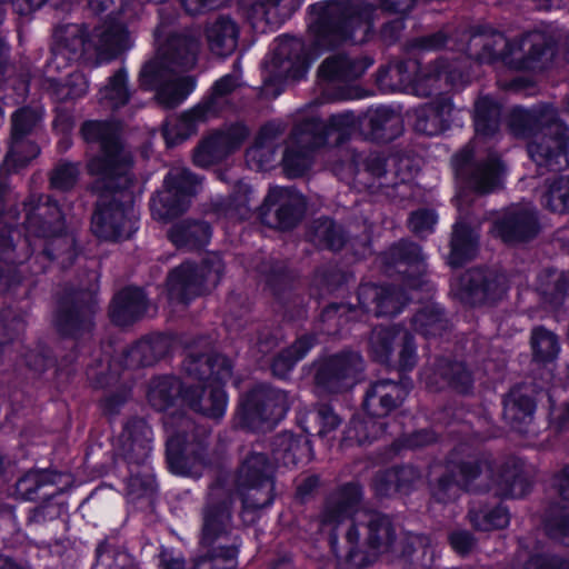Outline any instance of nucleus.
I'll use <instances>...</instances> for the list:
<instances>
[{
	"instance_id": "obj_25",
	"label": "nucleus",
	"mask_w": 569,
	"mask_h": 569,
	"mask_svg": "<svg viewBox=\"0 0 569 569\" xmlns=\"http://www.w3.org/2000/svg\"><path fill=\"white\" fill-rule=\"evenodd\" d=\"M247 134V128L241 124H236L226 131L210 134L196 150L193 154L194 163L199 167H208L221 160L228 153L239 148Z\"/></svg>"
},
{
	"instance_id": "obj_51",
	"label": "nucleus",
	"mask_w": 569,
	"mask_h": 569,
	"mask_svg": "<svg viewBox=\"0 0 569 569\" xmlns=\"http://www.w3.org/2000/svg\"><path fill=\"white\" fill-rule=\"evenodd\" d=\"M531 343L535 358L539 361H550L558 355L559 343L551 331L542 328L535 329Z\"/></svg>"
},
{
	"instance_id": "obj_63",
	"label": "nucleus",
	"mask_w": 569,
	"mask_h": 569,
	"mask_svg": "<svg viewBox=\"0 0 569 569\" xmlns=\"http://www.w3.org/2000/svg\"><path fill=\"white\" fill-rule=\"evenodd\" d=\"M548 277L550 278V284H552V289L541 286L540 290L543 292V295L551 296L550 302H558L566 291L561 283L563 276L557 271H551Z\"/></svg>"
},
{
	"instance_id": "obj_42",
	"label": "nucleus",
	"mask_w": 569,
	"mask_h": 569,
	"mask_svg": "<svg viewBox=\"0 0 569 569\" xmlns=\"http://www.w3.org/2000/svg\"><path fill=\"white\" fill-rule=\"evenodd\" d=\"M500 107L490 97L479 98L475 106V128L478 137H490L499 128Z\"/></svg>"
},
{
	"instance_id": "obj_53",
	"label": "nucleus",
	"mask_w": 569,
	"mask_h": 569,
	"mask_svg": "<svg viewBox=\"0 0 569 569\" xmlns=\"http://www.w3.org/2000/svg\"><path fill=\"white\" fill-rule=\"evenodd\" d=\"M166 432H167V452H168V461L173 467V463L178 460L179 455L183 451L184 445L187 442V436L184 433H180V431L176 428V418L169 417L164 421Z\"/></svg>"
},
{
	"instance_id": "obj_22",
	"label": "nucleus",
	"mask_w": 569,
	"mask_h": 569,
	"mask_svg": "<svg viewBox=\"0 0 569 569\" xmlns=\"http://www.w3.org/2000/svg\"><path fill=\"white\" fill-rule=\"evenodd\" d=\"M471 152L463 150L455 157L456 173L465 183L466 189L478 194H485L499 188L502 181L503 168L496 154L489 156L486 162L475 166L467 176L463 164L469 160Z\"/></svg>"
},
{
	"instance_id": "obj_13",
	"label": "nucleus",
	"mask_w": 569,
	"mask_h": 569,
	"mask_svg": "<svg viewBox=\"0 0 569 569\" xmlns=\"http://www.w3.org/2000/svg\"><path fill=\"white\" fill-rule=\"evenodd\" d=\"M343 2H313L309 6L307 26L313 44L319 49L333 46L352 34L349 29L359 27L362 22L360 16L342 14Z\"/></svg>"
},
{
	"instance_id": "obj_16",
	"label": "nucleus",
	"mask_w": 569,
	"mask_h": 569,
	"mask_svg": "<svg viewBox=\"0 0 569 569\" xmlns=\"http://www.w3.org/2000/svg\"><path fill=\"white\" fill-rule=\"evenodd\" d=\"M199 184L197 177L187 169L172 168L164 179V189L151 200L153 218L169 221L186 211Z\"/></svg>"
},
{
	"instance_id": "obj_28",
	"label": "nucleus",
	"mask_w": 569,
	"mask_h": 569,
	"mask_svg": "<svg viewBox=\"0 0 569 569\" xmlns=\"http://www.w3.org/2000/svg\"><path fill=\"white\" fill-rule=\"evenodd\" d=\"M264 208L274 210L276 226L281 229H288L296 224L303 211L302 197L287 188H272L266 200Z\"/></svg>"
},
{
	"instance_id": "obj_23",
	"label": "nucleus",
	"mask_w": 569,
	"mask_h": 569,
	"mask_svg": "<svg viewBox=\"0 0 569 569\" xmlns=\"http://www.w3.org/2000/svg\"><path fill=\"white\" fill-rule=\"evenodd\" d=\"M537 231L536 213L529 203L509 208L503 218L497 221L491 230L495 237L507 243L527 240L533 237Z\"/></svg>"
},
{
	"instance_id": "obj_5",
	"label": "nucleus",
	"mask_w": 569,
	"mask_h": 569,
	"mask_svg": "<svg viewBox=\"0 0 569 569\" xmlns=\"http://www.w3.org/2000/svg\"><path fill=\"white\" fill-rule=\"evenodd\" d=\"M361 498L360 488L357 485L350 483L342 488L339 497L331 500L326 508L322 516V530L327 527H338L346 518L351 517L352 527L347 532V539L350 543L358 542L359 526L366 525L367 543L370 549V555L366 558L361 552L351 549L349 559L358 567H365L372 562L375 558L382 552L389 550L393 543V533L390 521L387 517L380 513L368 511L358 508Z\"/></svg>"
},
{
	"instance_id": "obj_7",
	"label": "nucleus",
	"mask_w": 569,
	"mask_h": 569,
	"mask_svg": "<svg viewBox=\"0 0 569 569\" xmlns=\"http://www.w3.org/2000/svg\"><path fill=\"white\" fill-rule=\"evenodd\" d=\"M465 38L468 42L461 44L459 50H465L469 57L488 63L501 60L515 69L539 68L542 58L551 51L547 36L540 31L529 32L511 41L490 29L469 32Z\"/></svg>"
},
{
	"instance_id": "obj_14",
	"label": "nucleus",
	"mask_w": 569,
	"mask_h": 569,
	"mask_svg": "<svg viewBox=\"0 0 569 569\" xmlns=\"http://www.w3.org/2000/svg\"><path fill=\"white\" fill-rule=\"evenodd\" d=\"M223 272V263L217 253H210L200 267L182 263L168 278V292L173 301L188 302L216 287Z\"/></svg>"
},
{
	"instance_id": "obj_17",
	"label": "nucleus",
	"mask_w": 569,
	"mask_h": 569,
	"mask_svg": "<svg viewBox=\"0 0 569 569\" xmlns=\"http://www.w3.org/2000/svg\"><path fill=\"white\" fill-rule=\"evenodd\" d=\"M42 112L38 109L22 108L11 119V140L6 158V167L17 171L26 167L40 152L32 137L41 126Z\"/></svg>"
},
{
	"instance_id": "obj_39",
	"label": "nucleus",
	"mask_w": 569,
	"mask_h": 569,
	"mask_svg": "<svg viewBox=\"0 0 569 569\" xmlns=\"http://www.w3.org/2000/svg\"><path fill=\"white\" fill-rule=\"evenodd\" d=\"M211 237L210 227L204 222L183 220L176 223L169 231L172 243L179 248H198L207 244Z\"/></svg>"
},
{
	"instance_id": "obj_50",
	"label": "nucleus",
	"mask_w": 569,
	"mask_h": 569,
	"mask_svg": "<svg viewBox=\"0 0 569 569\" xmlns=\"http://www.w3.org/2000/svg\"><path fill=\"white\" fill-rule=\"evenodd\" d=\"M470 520L477 529L489 531L507 527L510 519L508 511L503 507L498 506L480 511L472 510L470 512Z\"/></svg>"
},
{
	"instance_id": "obj_15",
	"label": "nucleus",
	"mask_w": 569,
	"mask_h": 569,
	"mask_svg": "<svg viewBox=\"0 0 569 569\" xmlns=\"http://www.w3.org/2000/svg\"><path fill=\"white\" fill-rule=\"evenodd\" d=\"M273 465L262 453H251L234 477V490L244 508H263L272 503Z\"/></svg>"
},
{
	"instance_id": "obj_31",
	"label": "nucleus",
	"mask_w": 569,
	"mask_h": 569,
	"mask_svg": "<svg viewBox=\"0 0 569 569\" xmlns=\"http://www.w3.org/2000/svg\"><path fill=\"white\" fill-rule=\"evenodd\" d=\"M209 109L210 106L198 104L181 117L168 120L163 128L167 144L172 147L189 138L200 123L210 119Z\"/></svg>"
},
{
	"instance_id": "obj_24",
	"label": "nucleus",
	"mask_w": 569,
	"mask_h": 569,
	"mask_svg": "<svg viewBox=\"0 0 569 569\" xmlns=\"http://www.w3.org/2000/svg\"><path fill=\"white\" fill-rule=\"evenodd\" d=\"M456 201L459 218L453 228L451 252L448 258V262L452 267H458L475 256L479 238L478 232L466 221L465 207L469 202L468 190L459 192Z\"/></svg>"
},
{
	"instance_id": "obj_34",
	"label": "nucleus",
	"mask_w": 569,
	"mask_h": 569,
	"mask_svg": "<svg viewBox=\"0 0 569 569\" xmlns=\"http://www.w3.org/2000/svg\"><path fill=\"white\" fill-rule=\"evenodd\" d=\"M121 441L123 442L122 451L126 457L137 461L143 460L151 449L152 431L144 420L134 419L126 425Z\"/></svg>"
},
{
	"instance_id": "obj_33",
	"label": "nucleus",
	"mask_w": 569,
	"mask_h": 569,
	"mask_svg": "<svg viewBox=\"0 0 569 569\" xmlns=\"http://www.w3.org/2000/svg\"><path fill=\"white\" fill-rule=\"evenodd\" d=\"M280 132L281 128L276 123H269L260 130L254 144L246 153V161L250 168L264 170L271 166L274 157L276 139Z\"/></svg>"
},
{
	"instance_id": "obj_27",
	"label": "nucleus",
	"mask_w": 569,
	"mask_h": 569,
	"mask_svg": "<svg viewBox=\"0 0 569 569\" xmlns=\"http://www.w3.org/2000/svg\"><path fill=\"white\" fill-rule=\"evenodd\" d=\"M405 293L393 287L365 284L359 291V302L377 316H395L399 313L407 302Z\"/></svg>"
},
{
	"instance_id": "obj_55",
	"label": "nucleus",
	"mask_w": 569,
	"mask_h": 569,
	"mask_svg": "<svg viewBox=\"0 0 569 569\" xmlns=\"http://www.w3.org/2000/svg\"><path fill=\"white\" fill-rule=\"evenodd\" d=\"M89 89V82L81 72H74L70 76L66 84L58 89V98L61 100L78 99L83 97Z\"/></svg>"
},
{
	"instance_id": "obj_52",
	"label": "nucleus",
	"mask_w": 569,
	"mask_h": 569,
	"mask_svg": "<svg viewBox=\"0 0 569 569\" xmlns=\"http://www.w3.org/2000/svg\"><path fill=\"white\" fill-rule=\"evenodd\" d=\"M479 466L477 463H465L460 467V476L453 482L442 479L439 481L438 489L435 496L438 500L445 501L447 499L446 491L455 490L460 486L468 487L469 482L473 480L479 473Z\"/></svg>"
},
{
	"instance_id": "obj_57",
	"label": "nucleus",
	"mask_w": 569,
	"mask_h": 569,
	"mask_svg": "<svg viewBox=\"0 0 569 569\" xmlns=\"http://www.w3.org/2000/svg\"><path fill=\"white\" fill-rule=\"evenodd\" d=\"M48 475L43 471H33L22 477L18 483V492L28 500L34 498L38 489L46 483Z\"/></svg>"
},
{
	"instance_id": "obj_29",
	"label": "nucleus",
	"mask_w": 569,
	"mask_h": 569,
	"mask_svg": "<svg viewBox=\"0 0 569 569\" xmlns=\"http://www.w3.org/2000/svg\"><path fill=\"white\" fill-rule=\"evenodd\" d=\"M390 263L397 272L405 276V280L411 288L421 286L420 277L426 270L425 256L421 249L409 242H401L393 247L390 252Z\"/></svg>"
},
{
	"instance_id": "obj_46",
	"label": "nucleus",
	"mask_w": 569,
	"mask_h": 569,
	"mask_svg": "<svg viewBox=\"0 0 569 569\" xmlns=\"http://www.w3.org/2000/svg\"><path fill=\"white\" fill-rule=\"evenodd\" d=\"M313 346L311 337L298 339L289 349L280 353L272 362L273 375L284 378L293 366L301 360Z\"/></svg>"
},
{
	"instance_id": "obj_4",
	"label": "nucleus",
	"mask_w": 569,
	"mask_h": 569,
	"mask_svg": "<svg viewBox=\"0 0 569 569\" xmlns=\"http://www.w3.org/2000/svg\"><path fill=\"white\" fill-rule=\"evenodd\" d=\"M510 128L516 136L531 138L528 153L540 171L569 166V130L552 107H516L510 114Z\"/></svg>"
},
{
	"instance_id": "obj_47",
	"label": "nucleus",
	"mask_w": 569,
	"mask_h": 569,
	"mask_svg": "<svg viewBox=\"0 0 569 569\" xmlns=\"http://www.w3.org/2000/svg\"><path fill=\"white\" fill-rule=\"evenodd\" d=\"M419 478L418 471L412 467H401L388 470L376 480V489L380 495H387L391 490H402Z\"/></svg>"
},
{
	"instance_id": "obj_43",
	"label": "nucleus",
	"mask_w": 569,
	"mask_h": 569,
	"mask_svg": "<svg viewBox=\"0 0 569 569\" xmlns=\"http://www.w3.org/2000/svg\"><path fill=\"white\" fill-rule=\"evenodd\" d=\"M533 411L532 400L520 395L518 389L511 390L503 401V416L518 430L531 421Z\"/></svg>"
},
{
	"instance_id": "obj_40",
	"label": "nucleus",
	"mask_w": 569,
	"mask_h": 569,
	"mask_svg": "<svg viewBox=\"0 0 569 569\" xmlns=\"http://www.w3.org/2000/svg\"><path fill=\"white\" fill-rule=\"evenodd\" d=\"M166 349L167 341L161 336L142 339L128 350L124 357L126 367L152 365Z\"/></svg>"
},
{
	"instance_id": "obj_38",
	"label": "nucleus",
	"mask_w": 569,
	"mask_h": 569,
	"mask_svg": "<svg viewBox=\"0 0 569 569\" xmlns=\"http://www.w3.org/2000/svg\"><path fill=\"white\" fill-rule=\"evenodd\" d=\"M369 66L370 62L348 57L328 58L319 69V77L328 81H348L360 77Z\"/></svg>"
},
{
	"instance_id": "obj_45",
	"label": "nucleus",
	"mask_w": 569,
	"mask_h": 569,
	"mask_svg": "<svg viewBox=\"0 0 569 569\" xmlns=\"http://www.w3.org/2000/svg\"><path fill=\"white\" fill-rule=\"evenodd\" d=\"M412 326L417 332L429 338L442 335L447 322L442 318L440 308L435 303H428L416 313Z\"/></svg>"
},
{
	"instance_id": "obj_59",
	"label": "nucleus",
	"mask_w": 569,
	"mask_h": 569,
	"mask_svg": "<svg viewBox=\"0 0 569 569\" xmlns=\"http://www.w3.org/2000/svg\"><path fill=\"white\" fill-rule=\"evenodd\" d=\"M316 419L320 426V437H326L340 425L338 416L328 406H320L317 409Z\"/></svg>"
},
{
	"instance_id": "obj_49",
	"label": "nucleus",
	"mask_w": 569,
	"mask_h": 569,
	"mask_svg": "<svg viewBox=\"0 0 569 569\" xmlns=\"http://www.w3.org/2000/svg\"><path fill=\"white\" fill-rule=\"evenodd\" d=\"M239 84L240 76L238 72L223 76L213 84L210 97L199 103V106H210L209 117L216 116L220 111L223 98L232 92Z\"/></svg>"
},
{
	"instance_id": "obj_35",
	"label": "nucleus",
	"mask_w": 569,
	"mask_h": 569,
	"mask_svg": "<svg viewBox=\"0 0 569 569\" xmlns=\"http://www.w3.org/2000/svg\"><path fill=\"white\" fill-rule=\"evenodd\" d=\"M274 446V462L286 467L308 461L311 457V445L309 440L303 437H296L291 432L279 435Z\"/></svg>"
},
{
	"instance_id": "obj_48",
	"label": "nucleus",
	"mask_w": 569,
	"mask_h": 569,
	"mask_svg": "<svg viewBox=\"0 0 569 569\" xmlns=\"http://www.w3.org/2000/svg\"><path fill=\"white\" fill-rule=\"evenodd\" d=\"M311 240L332 250H339L345 243L341 228L330 219H321L315 222Z\"/></svg>"
},
{
	"instance_id": "obj_44",
	"label": "nucleus",
	"mask_w": 569,
	"mask_h": 569,
	"mask_svg": "<svg viewBox=\"0 0 569 569\" xmlns=\"http://www.w3.org/2000/svg\"><path fill=\"white\" fill-rule=\"evenodd\" d=\"M541 204L555 212L569 211V176L550 180L540 197Z\"/></svg>"
},
{
	"instance_id": "obj_62",
	"label": "nucleus",
	"mask_w": 569,
	"mask_h": 569,
	"mask_svg": "<svg viewBox=\"0 0 569 569\" xmlns=\"http://www.w3.org/2000/svg\"><path fill=\"white\" fill-rule=\"evenodd\" d=\"M548 533L565 545H569V516L547 525Z\"/></svg>"
},
{
	"instance_id": "obj_1",
	"label": "nucleus",
	"mask_w": 569,
	"mask_h": 569,
	"mask_svg": "<svg viewBox=\"0 0 569 569\" xmlns=\"http://www.w3.org/2000/svg\"><path fill=\"white\" fill-rule=\"evenodd\" d=\"M81 132L87 142L99 148V154L88 163L89 173L98 178L93 188L111 192L109 202V196L103 194L98 203L91 221L92 232L103 240L128 239L138 229V213L131 196L116 189H124L131 182V154L121 146L119 127L113 122L87 121Z\"/></svg>"
},
{
	"instance_id": "obj_36",
	"label": "nucleus",
	"mask_w": 569,
	"mask_h": 569,
	"mask_svg": "<svg viewBox=\"0 0 569 569\" xmlns=\"http://www.w3.org/2000/svg\"><path fill=\"white\" fill-rule=\"evenodd\" d=\"M210 50L218 56H229L237 48L239 30L227 17H220L210 23L206 31Z\"/></svg>"
},
{
	"instance_id": "obj_41",
	"label": "nucleus",
	"mask_w": 569,
	"mask_h": 569,
	"mask_svg": "<svg viewBox=\"0 0 569 569\" xmlns=\"http://www.w3.org/2000/svg\"><path fill=\"white\" fill-rule=\"evenodd\" d=\"M130 93L127 86V72L124 69L112 74L108 82L99 89L98 99L101 106L118 109L129 100Z\"/></svg>"
},
{
	"instance_id": "obj_11",
	"label": "nucleus",
	"mask_w": 569,
	"mask_h": 569,
	"mask_svg": "<svg viewBox=\"0 0 569 569\" xmlns=\"http://www.w3.org/2000/svg\"><path fill=\"white\" fill-rule=\"evenodd\" d=\"M134 2H124L121 8L119 16L111 18L97 27L92 34L84 38L83 34H79L80 30L78 27L72 26L68 29L70 36H74L70 49L68 44L60 46L54 51V61L60 58L74 59L82 53H89L94 51L101 60H109L117 56L122 50L130 48L131 37L124 26V17L132 10Z\"/></svg>"
},
{
	"instance_id": "obj_58",
	"label": "nucleus",
	"mask_w": 569,
	"mask_h": 569,
	"mask_svg": "<svg viewBox=\"0 0 569 569\" xmlns=\"http://www.w3.org/2000/svg\"><path fill=\"white\" fill-rule=\"evenodd\" d=\"M78 174L79 170L77 166L72 163H62L54 169L51 176V184L56 189L67 190L76 183Z\"/></svg>"
},
{
	"instance_id": "obj_18",
	"label": "nucleus",
	"mask_w": 569,
	"mask_h": 569,
	"mask_svg": "<svg viewBox=\"0 0 569 569\" xmlns=\"http://www.w3.org/2000/svg\"><path fill=\"white\" fill-rule=\"evenodd\" d=\"M288 409L289 398L284 391L261 388L249 396L243 407L244 422L252 429H270L286 416Z\"/></svg>"
},
{
	"instance_id": "obj_21",
	"label": "nucleus",
	"mask_w": 569,
	"mask_h": 569,
	"mask_svg": "<svg viewBox=\"0 0 569 569\" xmlns=\"http://www.w3.org/2000/svg\"><path fill=\"white\" fill-rule=\"evenodd\" d=\"M396 346H401L399 366L410 370L416 363V349L408 332L399 327H377L369 339L372 357L380 362H388Z\"/></svg>"
},
{
	"instance_id": "obj_8",
	"label": "nucleus",
	"mask_w": 569,
	"mask_h": 569,
	"mask_svg": "<svg viewBox=\"0 0 569 569\" xmlns=\"http://www.w3.org/2000/svg\"><path fill=\"white\" fill-rule=\"evenodd\" d=\"M310 104L299 118L283 154V167L288 176L303 174L311 166L312 152L325 146L330 137L340 143L356 124L352 112L332 114L328 122L319 119Z\"/></svg>"
},
{
	"instance_id": "obj_64",
	"label": "nucleus",
	"mask_w": 569,
	"mask_h": 569,
	"mask_svg": "<svg viewBox=\"0 0 569 569\" xmlns=\"http://www.w3.org/2000/svg\"><path fill=\"white\" fill-rule=\"evenodd\" d=\"M450 541L452 548L460 553L468 552L473 546L472 536L466 531H458L452 533Z\"/></svg>"
},
{
	"instance_id": "obj_20",
	"label": "nucleus",
	"mask_w": 569,
	"mask_h": 569,
	"mask_svg": "<svg viewBox=\"0 0 569 569\" xmlns=\"http://www.w3.org/2000/svg\"><path fill=\"white\" fill-rule=\"evenodd\" d=\"M450 288L452 295L470 305L493 301L507 290L505 276L491 279L481 270H468L461 277L453 278Z\"/></svg>"
},
{
	"instance_id": "obj_19",
	"label": "nucleus",
	"mask_w": 569,
	"mask_h": 569,
	"mask_svg": "<svg viewBox=\"0 0 569 569\" xmlns=\"http://www.w3.org/2000/svg\"><path fill=\"white\" fill-rule=\"evenodd\" d=\"M362 369V359L357 352L330 357L318 365L316 388L319 395L341 392L356 383V376Z\"/></svg>"
},
{
	"instance_id": "obj_61",
	"label": "nucleus",
	"mask_w": 569,
	"mask_h": 569,
	"mask_svg": "<svg viewBox=\"0 0 569 569\" xmlns=\"http://www.w3.org/2000/svg\"><path fill=\"white\" fill-rule=\"evenodd\" d=\"M529 490L528 480L520 473L512 476L511 483L507 485L506 488L500 490V493L505 497L520 498L525 496Z\"/></svg>"
},
{
	"instance_id": "obj_3",
	"label": "nucleus",
	"mask_w": 569,
	"mask_h": 569,
	"mask_svg": "<svg viewBox=\"0 0 569 569\" xmlns=\"http://www.w3.org/2000/svg\"><path fill=\"white\" fill-rule=\"evenodd\" d=\"M183 366L190 377L202 382L200 390L189 387L182 391L177 378L158 377L151 380L148 388L150 405L157 410H166L181 396L193 410L211 418L222 417L227 409V395L222 385L231 378L230 360L221 355L189 356Z\"/></svg>"
},
{
	"instance_id": "obj_9",
	"label": "nucleus",
	"mask_w": 569,
	"mask_h": 569,
	"mask_svg": "<svg viewBox=\"0 0 569 569\" xmlns=\"http://www.w3.org/2000/svg\"><path fill=\"white\" fill-rule=\"evenodd\" d=\"M230 503L231 496L221 483L210 487L201 536L207 555L196 561V569H233L237 566L238 550L234 545L227 543Z\"/></svg>"
},
{
	"instance_id": "obj_6",
	"label": "nucleus",
	"mask_w": 569,
	"mask_h": 569,
	"mask_svg": "<svg viewBox=\"0 0 569 569\" xmlns=\"http://www.w3.org/2000/svg\"><path fill=\"white\" fill-rule=\"evenodd\" d=\"M27 216L23 224L26 234L22 240L19 239V253H16V247L12 246L13 233L20 234L18 231H11L10 239L3 232V226L0 221V257L9 263H16L29 256V251L34 250L37 241L41 238H53L52 246L57 247L59 252L56 254L52 249L46 247L44 254L50 259H58L66 254V259L71 261L74 258L73 239L70 236H62L64 230L63 218L60 208L56 202H51L49 198L46 201H39L37 204L31 202L27 204Z\"/></svg>"
},
{
	"instance_id": "obj_54",
	"label": "nucleus",
	"mask_w": 569,
	"mask_h": 569,
	"mask_svg": "<svg viewBox=\"0 0 569 569\" xmlns=\"http://www.w3.org/2000/svg\"><path fill=\"white\" fill-rule=\"evenodd\" d=\"M252 194V189L246 182H239L237 184L236 191L231 199V204L229 209V214L231 217H237L238 219L247 218L249 213V203L250 196Z\"/></svg>"
},
{
	"instance_id": "obj_26",
	"label": "nucleus",
	"mask_w": 569,
	"mask_h": 569,
	"mask_svg": "<svg viewBox=\"0 0 569 569\" xmlns=\"http://www.w3.org/2000/svg\"><path fill=\"white\" fill-rule=\"evenodd\" d=\"M241 13L257 32L282 26L297 10L295 2H241Z\"/></svg>"
},
{
	"instance_id": "obj_30",
	"label": "nucleus",
	"mask_w": 569,
	"mask_h": 569,
	"mask_svg": "<svg viewBox=\"0 0 569 569\" xmlns=\"http://www.w3.org/2000/svg\"><path fill=\"white\" fill-rule=\"evenodd\" d=\"M453 107L448 98H441L415 111V129L418 132L437 136L448 129Z\"/></svg>"
},
{
	"instance_id": "obj_60",
	"label": "nucleus",
	"mask_w": 569,
	"mask_h": 569,
	"mask_svg": "<svg viewBox=\"0 0 569 569\" xmlns=\"http://www.w3.org/2000/svg\"><path fill=\"white\" fill-rule=\"evenodd\" d=\"M526 569H569V563L556 557L539 555L529 560Z\"/></svg>"
},
{
	"instance_id": "obj_56",
	"label": "nucleus",
	"mask_w": 569,
	"mask_h": 569,
	"mask_svg": "<svg viewBox=\"0 0 569 569\" xmlns=\"http://www.w3.org/2000/svg\"><path fill=\"white\" fill-rule=\"evenodd\" d=\"M437 223V216L432 210H418L409 219V227L418 236L431 233Z\"/></svg>"
},
{
	"instance_id": "obj_10",
	"label": "nucleus",
	"mask_w": 569,
	"mask_h": 569,
	"mask_svg": "<svg viewBox=\"0 0 569 569\" xmlns=\"http://www.w3.org/2000/svg\"><path fill=\"white\" fill-rule=\"evenodd\" d=\"M378 80L382 88L427 97L443 86L459 87L469 78L456 68L450 69L447 61L421 69L417 60L409 59L388 66Z\"/></svg>"
},
{
	"instance_id": "obj_12",
	"label": "nucleus",
	"mask_w": 569,
	"mask_h": 569,
	"mask_svg": "<svg viewBox=\"0 0 569 569\" xmlns=\"http://www.w3.org/2000/svg\"><path fill=\"white\" fill-rule=\"evenodd\" d=\"M408 395L405 385L383 380L375 383L367 392L365 406L369 413L363 420L355 418L347 429V438L363 445L383 433L385 422L380 419L403 401Z\"/></svg>"
},
{
	"instance_id": "obj_32",
	"label": "nucleus",
	"mask_w": 569,
	"mask_h": 569,
	"mask_svg": "<svg viewBox=\"0 0 569 569\" xmlns=\"http://www.w3.org/2000/svg\"><path fill=\"white\" fill-rule=\"evenodd\" d=\"M147 307L146 296L138 288H127L119 292L111 305L110 316L118 326H127L139 318Z\"/></svg>"
},
{
	"instance_id": "obj_2",
	"label": "nucleus",
	"mask_w": 569,
	"mask_h": 569,
	"mask_svg": "<svg viewBox=\"0 0 569 569\" xmlns=\"http://www.w3.org/2000/svg\"><path fill=\"white\" fill-rule=\"evenodd\" d=\"M166 10H160V23L154 31L159 44L158 56L143 66L140 82L146 89L157 91L159 103L173 108L183 102L196 88V80L186 72L196 64L200 41L189 31L170 33L167 30L170 22L164 18Z\"/></svg>"
},
{
	"instance_id": "obj_37",
	"label": "nucleus",
	"mask_w": 569,
	"mask_h": 569,
	"mask_svg": "<svg viewBox=\"0 0 569 569\" xmlns=\"http://www.w3.org/2000/svg\"><path fill=\"white\" fill-rule=\"evenodd\" d=\"M422 379L428 387L442 388L448 385L461 392H467L472 382L470 372L460 362H441L432 375L425 371Z\"/></svg>"
}]
</instances>
